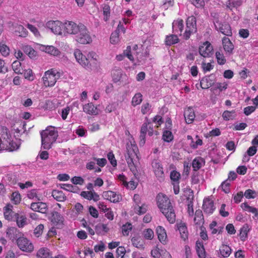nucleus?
Returning a JSON list of instances; mask_svg holds the SVG:
<instances>
[{"mask_svg": "<svg viewBox=\"0 0 258 258\" xmlns=\"http://www.w3.org/2000/svg\"><path fill=\"white\" fill-rule=\"evenodd\" d=\"M157 204L168 222L172 224L174 223L176 216L168 198L163 194H159L157 197Z\"/></svg>", "mask_w": 258, "mask_h": 258, "instance_id": "nucleus-1", "label": "nucleus"}, {"mask_svg": "<svg viewBox=\"0 0 258 258\" xmlns=\"http://www.w3.org/2000/svg\"><path fill=\"white\" fill-rule=\"evenodd\" d=\"M17 145L11 140V136L7 128L0 127V150L12 151L18 149Z\"/></svg>", "mask_w": 258, "mask_h": 258, "instance_id": "nucleus-2", "label": "nucleus"}, {"mask_svg": "<svg viewBox=\"0 0 258 258\" xmlns=\"http://www.w3.org/2000/svg\"><path fill=\"white\" fill-rule=\"evenodd\" d=\"M42 146L45 149H49L56 141L58 133L54 127L50 126L41 133Z\"/></svg>", "mask_w": 258, "mask_h": 258, "instance_id": "nucleus-3", "label": "nucleus"}, {"mask_svg": "<svg viewBox=\"0 0 258 258\" xmlns=\"http://www.w3.org/2000/svg\"><path fill=\"white\" fill-rule=\"evenodd\" d=\"M60 73L55 70L50 69L45 72L42 80L46 87L53 86L60 78Z\"/></svg>", "mask_w": 258, "mask_h": 258, "instance_id": "nucleus-4", "label": "nucleus"}, {"mask_svg": "<svg viewBox=\"0 0 258 258\" xmlns=\"http://www.w3.org/2000/svg\"><path fill=\"white\" fill-rule=\"evenodd\" d=\"M75 40L82 44H90L92 39L86 26L83 24L75 36Z\"/></svg>", "mask_w": 258, "mask_h": 258, "instance_id": "nucleus-5", "label": "nucleus"}, {"mask_svg": "<svg viewBox=\"0 0 258 258\" xmlns=\"http://www.w3.org/2000/svg\"><path fill=\"white\" fill-rule=\"evenodd\" d=\"M83 25L81 23H77L72 21H66L64 22L63 35H75Z\"/></svg>", "mask_w": 258, "mask_h": 258, "instance_id": "nucleus-6", "label": "nucleus"}, {"mask_svg": "<svg viewBox=\"0 0 258 258\" xmlns=\"http://www.w3.org/2000/svg\"><path fill=\"white\" fill-rule=\"evenodd\" d=\"M46 27L54 34L63 35L64 23L59 21H49L46 24Z\"/></svg>", "mask_w": 258, "mask_h": 258, "instance_id": "nucleus-7", "label": "nucleus"}, {"mask_svg": "<svg viewBox=\"0 0 258 258\" xmlns=\"http://www.w3.org/2000/svg\"><path fill=\"white\" fill-rule=\"evenodd\" d=\"M197 31L196 19L193 16L188 17L186 20V27L183 33V37L188 39L191 34Z\"/></svg>", "mask_w": 258, "mask_h": 258, "instance_id": "nucleus-8", "label": "nucleus"}, {"mask_svg": "<svg viewBox=\"0 0 258 258\" xmlns=\"http://www.w3.org/2000/svg\"><path fill=\"white\" fill-rule=\"evenodd\" d=\"M18 247L23 251L31 252L33 250L32 243L26 238L21 237L17 240Z\"/></svg>", "mask_w": 258, "mask_h": 258, "instance_id": "nucleus-9", "label": "nucleus"}, {"mask_svg": "<svg viewBox=\"0 0 258 258\" xmlns=\"http://www.w3.org/2000/svg\"><path fill=\"white\" fill-rule=\"evenodd\" d=\"M38 48L42 51L44 52L53 56H59L61 52L60 50L53 45H45L41 44H37Z\"/></svg>", "mask_w": 258, "mask_h": 258, "instance_id": "nucleus-10", "label": "nucleus"}, {"mask_svg": "<svg viewBox=\"0 0 258 258\" xmlns=\"http://www.w3.org/2000/svg\"><path fill=\"white\" fill-rule=\"evenodd\" d=\"M74 56L76 61L84 68H88L89 65L88 63V55H83L81 51L78 49L75 50L74 52Z\"/></svg>", "mask_w": 258, "mask_h": 258, "instance_id": "nucleus-11", "label": "nucleus"}, {"mask_svg": "<svg viewBox=\"0 0 258 258\" xmlns=\"http://www.w3.org/2000/svg\"><path fill=\"white\" fill-rule=\"evenodd\" d=\"M213 46L208 41L204 42L199 47V53L204 57H210L213 54Z\"/></svg>", "mask_w": 258, "mask_h": 258, "instance_id": "nucleus-12", "label": "nucleus"}, {"mask_svg": "<svg viewBox=\"0 0 258 258\" xmlns=\"http://www.w3.org/2000/svg\"><path fill=\"white\" fill-rule=\"evenodd\" d=\"M152 165L156 177L159 181H162L164 179V174L161 164L158 161L154 160Z\"/></svg>", "mask_w": 258, "mask_h": 258, "instance_id": "nucleus-13", "label": "nucleus"}, {"mask_svg": "<svg viewBox=\"0 0 258 258\" xmlns=\"http://www.w3.org/2000/svg\"><path fill=\"white\" fill-rule=\"evenodd\" d=\"M88 63L89 65L88 68H85L87 70H92L96 68L99 64L98 56L94 52H90L88 53Z\"/></svg>", "mask_w": 258, "mask_h": 258, "instance_id": "nucleus-14", "label": "nucleus"}, {"mask_svg": "<svg viewBox=\"0 0 258 258\" xmlns=\"http://www.w3.org/2000/svg\"><path fill=\"white\" fill-rule=\"evenodd\" d=\"M214 25L216 29L222 34L226 36L231 35L232 31L231 27L228 24H222L219 21H216L215 22H214Z\"/></svg>", "mask_w": 258, "mask_h": 258, "instance_id": "nucleus-15", "label": "nucleus"}, {"mask_svg": "<svg viewBox=\"0 0 258 258\" xmlns=\"http://www.w3.org/2000/svg\"><path fill=\"white\" fill-rule=\"evenodd\" d=\"M213 201L209 198L205 199L203 201V210L208 215L212 214L215 210Z\"/></svg>", "mask_w": 258, "mask_h": 258, "instance_id": "nucleus-16", "label": "nucleus"}, {"mask_svg": "<svg viewBox=\"0 0 258 258\" xmlns=\"http://www.w3.org/2000/svg\"><path fill=\"white\" fill-rule=\"evenodd\" d=\"M102 197L113 203L119 202L121 200V196L120 195L111 190L103 192Z\"/></svg>", "mask_w": 258, "mask_h": 258, "instance_id": "nucleus-17", "label": "nucleus"}, {"mask_svg": "<svg viewBox=\"0 0 258 258\" xmlns=\"http://www.w3.org/2000/svg\"><path fill=\"white\" fill-rule=\"evenodd\" d=\"M222 45L226 55H231L233 54L234 45L228 38L224 37L222 39Z\"/></svg>", "mask_w": 258, "mask_h": 258, "instance_id": "nucleus-18", "label": "nucleus"}, {"mask_svg": "<svg viewBox=\"0 0 258 258\" xmlns=\"http://www.w3.org/2000/svg\"><path fill=\"white\" fill-rule=\"evenodd\" d=\"M63 217L58 212H55L52 213L51 222L54 226L60 228L63 225Z\"/></svg>", "mask_w": 258, "mask_h": 258, "instance_id": "nucleus-19", "label": "nucleus"}, {"mask_svg": "<svg viewBox=\"0 0 258 258\" xmlns=\"http://www.w3.org/2000/svg\"><path fill=\"white\" fill-rule=\"evenodd\" d=\"M138 147L134 141H130L126 143L127 157H134L137 156Z\"/></svg>", "mask_w": 258, "mask_h": 258, "instance_id": "nucleus-20", "label": "nucleus"}, {"mask_svg": "<svg viewBox=\"0 0 258 258\" xmlns=\"http://www.w3.org/2000/svg\"><path fill=\"white\" fill-rule=\"evenodd\" d=\"M184 28L183 21L181 19H177L172 23V30L176 34L181 35Z\"/></svg>", "mask_w": 258, "mask_h": 258, "instance_id": "nucleus-21", "label": "nucleus"}, {"mask_svg": "<svg viewBox=\"0 0 258 258\" xmlns=\"http://www.w3.org/2000/svg\"><path fill=\"white\" fill-rule=\"evenodd\" d=\"M215 83V78L213 75L203 78L200 82V85L202 89H207L214 85Z\"/></svg>", "mask_w": 258, "mask_h": 258, "instance_id": "nucleus-22", "label": "nucleus"}, {"mask_svg": "<svg viewBox=\"0 0 258 258\" xmlns=\"http://www.w3.org/2000/svg\"><path fill=\"white\" fill-rule=\"evenodd\" d=\"M30 208L33 211L41 213H45L47 211V205L43 202L32 203Z\"/></svg>", "mask_w": 258, "mask_h": 258, "instance_id": "nucleus-23", "label": "nucleus"}, {"mask_svg": "<svg viewBox=\"0 0 258 258\" xmlns=\"http://www.w3.org/2000/svg\"><path fill=\"white\" fill-rule=\"evenodd\" d=\"M156 232L159 240L163 244L167 241V234L165 229L161 226H158L156 229Z\"/></svg>", "mask_w": 258, "mask_h": 258, "instance_id": "nucleus-24", "label": "nucleus"}, {"mask_svg": "<svg viewBox=\"0 0 258 258\" xmlns=\"http://www.w3.org/2000/svg\"><path fill=\"white\" fill-rule=\"evenodd\" d=\"M27 197L31 200L34 201H41L42 200L40 190L32 189L28 191Z\"/></svg>", "mask_w": 258, "mask_h": 258, "instance_id": "nucleus-25", "label": "nucleus"}, {"mask_svg": "<svg viewBox=\"0 0 258 258\" xmlns=\"http://www.w3.org/2000/svg\"><path fill=\"white\" fill-rule=\"evenodd\" d=\"M83 111L89 115H97L98 114L97 108L92 103H88L83 106Z\"/></svg>", "mask_w": 258, "mask_h": 258, "instance_id": "nucleus-26", "label": "nucleus"}, {"mask_svg": "<svg viewBox=\"0 0 258 258\" xmlns=\"http://www.w3.org/2000/svg\"><path fill=\"white\" fill-rule=\"evenodd\" d=\"M81 196L88 200H93L95 202L99 200V196L94 190L89 191H82Z\"/></svg>", "mask_w": 258, "mask_h": 258, "instance_id": "nucleus-27", "label": "nucleus"}, {"mask_svg": "<svg viewBox=\"0 0 258 258\" xmlns=\"http://www.w3.org/2000/svg\"><path fill=\"white\" fill-rule=\"evenodd\" d=\"M148 122H144L141 126L139 142L141 146H143L145 143L146 135L148 133Z\"/></svg>", "mask_w": 258, "mask_h": 258, "instance_id": "nucleus-28", "label": "nucleus"}, {"mask_svg": "<svg viewBox=\"0 0 258 258\" xmlns=\"http://www.w3.org/2000/svg\"><path fill=\"white\" fill-rule=\"evenodd\" d=\"M125 56H126L131 61H134V57L131 53V47L128 46L126 47V49L123 51L122 54H120L116 55V58L118 61H121L123 59Z\"/></svg>", "mask_w": 258, "mask_h": 258, "instance_id": "nucleus-29", "label": "nucleus"}, {"mask_svg": "<svg viewBox=\"0 0 258 258\" xmlns=\"http://www.w3.org/2000/svg\"><path fill=\"white\" fill-rule=\"evenodd\" d=\"M184 116L187 123H191L195 118V113L191 107H188L184 111Z\"/></svg>", "mask_w": 258, "mask_h": 258, "instance_id": "nucleus-30", "label": "nucleus"}, {"mask_svg": "<svg viewBox=\"0 0 258 258\" xmlns=\"http://www.w3.org/2000/svg\"><path fill=\"white\" fill-rule=\"evenodd\" d=\"M220 254L222 257H228L232 252V249L231 247L225 244H222L220 246Z\"/></svg>", "mask_w": 258, "mask_h": 258, "instance_id": "nucleus-31", "label": "nucleus"}, {"mask_svg": "<svg viewBox=\"0 0 258 258\" xmlns=\"http://www.w3.org/2000/svg\"><path fill=\"white\" fill-rule=\"evenodd\" d=\"M178 229L180 232L181 237L184 240H186L188 237V232L185 224L180 222L177 225Z\"/></svg>", "mask_w": 258, "mask_h": 258, "instance_id": "nucleus-32", "label": "nucleus"}, {"mask_svg": "<svg viewBox=\"0 0 258 258\" xmlns=\"http://www.w3.org/2000/svg\"><path fill=\"white\" fill-rule=\"evenodd\" d=\"M38 258H52V254L47 248H40L37 253Z\"/></svg>", "mask_w": 258, "mask_h": 258, "instance_id": "nucleus-33", "label": "nucleus"}, {"mask_svg": "<svg viewBox=\"0 0 258 258\" xmlns=\"http://www.w3.org/2000/svg\"><path fill=\"white\" fill-rule=\"evenodd\" d=\"M205 164L203 158L198 157L196 158L192 162V166L195 171H197Z\"/></svg>", "mask_w": 258, "mask_h": 258, "instance_id": "nucleus-34", "label": "nucleus"}, {"mask_svg": "<svg viewBox=\"0 0 258 258\" xmlns=\"http://www.w3.org/2000/svg\"><path fill=\"white\" fill-rule=\"evenodd\" d=\"M179 39L176 34H170L166 37L165 42L166 45L170 46L178 43Z\"/></svg>", "mask_w": 258, "mask_h": 258, "instance_id": "nucleus-35", "label": "nucleus"}, {"mask_svg": "<svg viewBox=\"0 0 258 258\" xmlns=\"http://www.w3.org/2000/svg\"><path fill=\"white\" fill-rule=\"evenodd\" d=\"M240 206L243 210L253 214L255 217L258 216V210L256 208L250 206L246 203H242Z\"/></svg>", "mask_w": 258, "mask_h": 258, "instance_id": "nucleus-36", "label": "nucleus"}, {"mask_svg": "<svg viewBox=\"0 0 258 258\" xmlns=\"http://www.w3.org/2000/svg\"><path fill=\"white\" fill-rule=\"evenodd\" d=\"M196 250L200 258H205V250L202 241H197L196 242Z\"/></svg>", "mask_w": 258, "mask_h": 258, "instance_id": "nucleus-37", "label": "nucleus"}, {"mask_svg": "<svg viewBox=\"0 0 258 258\" xmlns=\"http://www.w3.org/2000/svg\"><path fill=\"white\" fill-rule=\"evenodd\" d=\"M209 228L212 234L216 233L220 234L222 232L223 227L222 226H217V223L216 221H212L209 225Z\"/></svg>", "mask_w": 258, "mask_h": 258, "instance_id": "nucleus-38", "label": "nucleus"}, {"mask_svg": "<svg viewBox=\"0 0 258 258\" xmlns=\"http://www.w3.org/2000/svg\"><path fill=\"white\" fill-rule=\"evenodd\" d=\"M13 206L10 204H8L5 208H4V216L5 219L10 220L13 218Z\"/></svg>", "mask_w": 258, "mask_h": 258, "instance_id": "nucleus-39", "label": "nucleus"}, {"mask_svg": "<svg viewBox=\"0 0 258 258\" xmlns=\"http://www.w3.org/2000/svg\"><path fill=\"white\" fill-rule=\"evenodd\" d=\"M52 196L58 202H63L66 199V197L62 191L54 190L52 192Z\"/></svg>", "mask_w": 258, "mask_h": 258, "instance_id": "nucleus-40", "label": "nucleus"}, {"mask_svg": "<svg viewBox=\"0 0 258 258\" xmlns=\"http://www.w3.org/2000/svg\"><path fill=\"white\" fill-rule=\"evenodd\" d=\"M15 216L17 219V224L19 227H23L26 224L27 219L24 215H20L19 214L16 213Z\"/></svg>", "mask_w": 258, "mask_h": 258, "instance_id": "nucleus-41", "label": "nucleus"}, {"mask_svg": "<svg viewBox=\"0 0 258 258\" xmlns=\"http://www.w3.org/2000/svg\"><path fill=\"white\" fill-rule=\"evenodd\" d=\"M194 222L196 225H201L204 223V217L201 210H197L195 213Z\"/></svg>", "mask_w": 258, "mask_h": 258, "instance_id": "nucleus-42", "label": "nucleus"}, {"mask_svg": "<svg viewBox=\"0 0 258 258\" xmlns=\"http://www.w3.org/2000/svg\"><path fill=\"white\" fill-rule=\"evenodd\" d=\"M12 68L14 72L16 74H22L23 72L21 63L18 60L14 61L13 62Z\"/></svg>", "mask_w": 258, "mask_h": 258, "instance_id": "nucleus-43", "label": "nucleus"}, {"mask_svg": "<svg viewBox=\"0 0 258 258\" xmlns=\"http://www.w3.org/2000/svg\"><path fill=\"white\" fill-rule=\"evenodd\" d=\"M236 116V112L235 110L225 111L222 114V117L225 120L233 119Z\"/></svg>", "mask_w": 258, "mask_h": 258, "instance_id": "nucleus-44", "label": "nucleus"}, {"mask_svg": "<svg viewBox=\"0 0 258 258\" xmlns=\"http://www.w3.org/2000/svg\"><path fill=\"white\" fill-rule=\"evenodd\" d=\"M143 100V96L140 93H136L132 98V105L136 106L141 103Z\"/></svg>", "mask_w": 258, "mask_h": 258, "instance_id": "nucleus-45", "label": "nucleus"}, {"mask_svg": "<svg viewBox=\"0 0 258 258\" xmlns=\"http://www.w3.org/2000/svg\"><path fill=\"white\" fill-rule=\"evenodd\" d=\"M23 49L24 51L31 58L34 57L36 55V52L30 46L25 45L23 47Z\"/></svg>", "mask_w": 258, "mask_h": 258, "instance_id": "nucleus-46", "label": "nucleus"}, {"mask_svg": "<svg viewBox=\"0 0 258 258\" xmlns=\"http://www.w3.org/2000/svg\"><path fill=\"white\" fill-rule=\"evenodd\" d=\"M111 75L113 81L114 82H117L120 81L121 78L122 72L119 69H114L112 71Z\"/></svg>", "mask_w": 258, "mask_h": 258, "instance_id": "nucleus-47", "label": "nucleus"}, {"mask_svg": "<svg viewBox=\"0 0 258 258\" xmlns=\"http://www.w3.org/2000/svg\"><path fill=\"white\" fill-rule=\"evenodd\" d=\"M135 212L139 215H142L145 213L147 210V206L145 204L138 205L134 208Z\"/></svg>", "mask_w": 258, "mask_h": 258, "instance_id": "nucleus-48", "label": "nucleus"}, {"mask_svg": "<svg viewBox=\"0 0 258 258\" xmlns=\"http://www.w3.org/2000/svg\"><path fill=\"white\" fill-rule=\"evenodd\" d=\"M138 49V46L137 45H134L133 48L131 47V53L134 56L135 55L136 57L137 60L139 63H142L144 61V59H142L141 55L139 56V52L137 51Z\"/></svg>", "mask_w": 258, "mask_h": 258, "instance_id": "nucleus-49", "label": "nucleus"}, {"mask_svg": "<svg viewBox=\"0 0 258 258\" xmlns=\"http://www.w3.org/2000/svg\"><path fill=\"white\" fill-rule=\"evenodd\" d=\"M15 31L21 37H26L27 36V30L22 25H18L16 27Z\"/></svg>", "mask_w": 258, "mask_h": 258, "instance_id": "nucleus-50", "label": "nucleus"}, {"mask_svg": "<svg viewBox=\"0 0 258 258\" xmlns=\"http://www.w3.org/2000/svg\"><path fill=\"white\" fill-rule=\"evenodd\" d=\"M0 52L3 56L6 57L9 55L10 49L6 44L0 43Z\"/></svg>", "mask_w": 258, "mask_h": 258, "instance_id": "nucleus-51", "label": "nucleus"}, {"mask_svg": "<svg viewBox=\"0 0 258 258\" xmlns=\"http://www.w3.org/2000/svg\"><path fill=\"white\" fill-rule=\"evenodd\" d=\"M216 57L218 64L223 65L225 63L226 60L225 57L222 53L219 51L216 52Z\"/></svg>", "mask_w": 258, "mask_h": 258, "instance_id": "nucleus-52", "label": "nucleus"}, {"mask_svg": "<svg viewBox=\"0 0 258 258\" xmlns=\"http://www.w3.org/2000/svg\"><path fill=\"white\" fill-rule=\"evenodd\" d=\"M103 13L104 15V20L105 21H107L110 17V7L107 5L103 6Z\"/></svg>", "mask_w": 258, "mask_h": 258, "instance_id": "nucleus-53", "label": "nucleus"}, {"mask_svg": "<svg viewBox=\"0 0 258 258\" xmlns=\"http://www.w3.org/2000/svg\"><path fill=\"white\" fill-rule=\"evenodd\" d=\"M24 78L30 81H32L34 79V75L31 69L25 70L24 72Z\"/></svg>", "mask_w": 258, "mask_h": 258, "instance_id": "nucleus-54", "label": "nucleus"}, {"mask_svg": "<svg viewBox=\"0 0 258 258\" xmlns=\"http://www.w3.org/2000/svg\"><path fill=\"white\" fill-rule=\"evenodd\" d=\"M143 235L146 239L151 240L154 237V232L151 229H146L143 231Z\"/></svg>", "mask_w": 258, "mask_h": 258, "instance_id": "nucleus-55", "label": "nucleus"}, {"mask_svg": "<svg viewBox=\"0 0 258 258\" xmlns=\"http://www.w3.org/2000/svg\"><path fill=\"white\" fill-rule=\"evenodd\" d=\"M163 140L167 142H169L173 140V135L172 133L169 131H165L163 132Z\"/></svg>", "mask_w": 258, "mask_h": 258, "instance_id": "nucleus-56", "label": "nucleus"}, {"mask_svg": "<svg viewBox=\"0 0 258 258\" xmlns=\"http://www.w3.org/2000/svg\"><path fill=\"white\" fill-rule=\"evenodd\" d=\"M132 229V225L131 223H126L122 226V232L123 235L127 236Z\"/></svg>", "mask_w": 258, "mask_h": 258, "instance_id": "nucleus-57", "label": "nucleus"}, {"mask_svg": "<svg viewBox=\"0 0 258 258\" xmlns=\"http://www.w3.org/2000/svg\"><path fill=\"white\" fill-rule=\"evenodd\" d=\"M203 144L202 140L198 136L196 137V141L192 140L189 143L190 146L193 149H196L198 146H201Z\"/></svg>", "mask_w": 258, "mask_h": 258, "instance_id": "nucleus-58", "label": "nucleus"}, {"mask_svg": "<svg viewBox=\"0 0 258 258\" xmlns=\"http://www.w3.org/2000/svg\"><path fill=\"white\" fill-rule=\"evenodd\" d=\"M244 196L247 199H254L256 196V192L255 190L252 189H247L245 190Z\"/></svg>", "mask_w": 258, "mask_h": 258, "instance_id": "nucleus-59", "label": "nucleus"}, {"mask_svg": "<svg viewBox=\"0 0 258 258\" xmlns=\"http://www.w3.org/2000/svg\"><path fill=\"white\" fill-rule=\"evenodd\" d=\"M110 42L113 44H116L119 41V33L117 31L113 32L110 36Z\"/></svg>", "mask_w": 258, "mask_h": 258, "instance_id": "nucleus-60", "label": "nucleus"}, {"mask_svg": "<svg viewBox=\"0 0 258 258\" xmlns=\"http://www.w3.org/2000/svg\"><path fill=\"white\" fill-rule=\"evenodd\" d=\"M133 158L134 157H126V160L130 169L133 173L135 174L137 172V169L133 161Z\"/></svg>", "mask_w": 258, "mask_h": 258, "instance_id": "nucleus-61", "label": "nucleus"}, {"mask_svg": "<svg viewBox=\"0 0 258 258\" xmlns=\"http://www.w3.org/2000/svg\"><path fill=\"white\" fill-rule=\"evenodd\" d=\"M141 112L143 114L150 113L151 112V105L149 103H144L141 107Z\"/></svg>", "mask_w": 258, "mask_h": 258, "instance_id": "nucleus-62", "label": "nucleus"}, {"mask_svg": "<svg viewBox=\"0 0 258 258\" xmlns=\"http://www.w3.org/2000/svg\"><path fill=\"white\" fill-rule=\"evenodd\" d=\"M43 229L44 226L43 224L38 225L34 230V235L37 237H39L42 233Z\"/></svg>", "mask_w": 258, "mask_h": 258, "instance_id": "nucleus-63", "label": "nucleus"}, {"mask_svg": "<svg viewBox=\"0 0 258 258\" xmlns=\"http://www.w3.org/2000/svg\"><path fill=\"white\" fill-rule=\"evenodd\" d=\"M151 254L154 258H160L161 256V252L157 246L151 250Z\"/></svg>", "mask_w": 258, "mask_h": 258, "instance_id": "nucleus-64", "label": "nucleus"}]
</instances>
